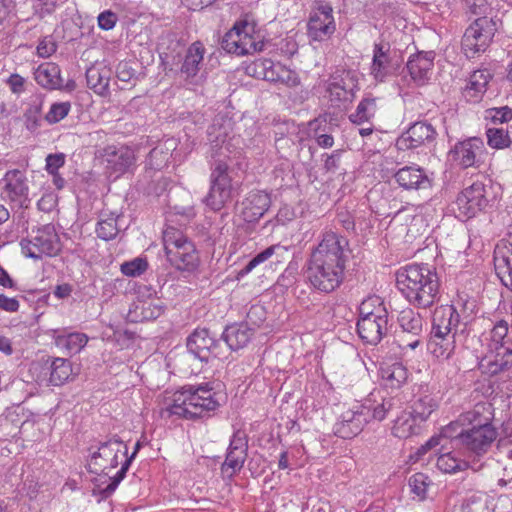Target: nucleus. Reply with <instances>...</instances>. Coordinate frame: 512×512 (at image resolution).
<instances>
[{"label": "nucleus", "mask_w": 512, "mask_h": 512, "mask_svg": "<svg viewBox=\"0 0 512 512\" xmlns=\"http://www.w3.org/2000/svg\"><path fill=\"white\" fill-rule=\"evenodd\" d=\"M349 254V242L344 236L331 230L322 233L307 262V279L311 286L323 293L336 290L344 280Z\"/></svg>", "instance_id": "obj_1"}, {"label": "nucleus", "mask_w": 512, "mask_h": 512, "mask_svg": "<svg viewBox=\"0 0 512 512\" xmlns=\"http://www.w3.org/2000/svg\"><path fill=\"white\" fill-rule=\"evenodd\" d=\"M397 286L405 298L419 308H428L438 299L439 278L427 264H411L400 269Z\"/></svg>", "instance_id": "obj_2"}, {"label": "nucleus", "mask_w": 512, "mask_h": 512, "mask_svg": "<svg viewBox=\"0 0 512 512\" xmlns=\"http://www.w3.org/2000/svg\"><path fill=\"white\" fill-rule=\"evenodd\" d=\"M216 393L208 385L183 387L173 396L169 412L183 418L192 419L203 417L206 413L218 408Z\"/></svg>", "instance_id": "obj_3"}, {"label": "nucleus", "mask_w": 512, "mask_h": 512, "mask_svg": "<svg viewBox=\"0 0 512 512\" xmlns=\"http://www.w3.org/2000/svg\"><path fill=\"white\" fill-rule=\"evenodd\" d=\"M165 254L169 263L177 270L193 272L200 263L195 244L184 233L174 227L163 232Z\"/></svg>", "instance_id": "obj_4"}, {"label": "nucleus", "mask_w": 512, "mask_h": 512, "mask_svg": "<svg viewBox=\"0 0 512 512\" xmlns=\"http://www.w3.org/2000/svg\"><path fill=\"white\" fill-rule=\"evenodd\" d=\"M490 356L484 358L482 365L487 372L495 375L504 372L512 366V335L509 334V324L501 319L490 330Z\"/></svg>", "instance_id": "obj_5"}, {"label": "nucleus", "mask_w": 512, "mask_h": 512, "mask_svg": "<svg viewBox=\"0 0 512 512\" xmlns=\"http://www.w3.org/2000/svg\"><path fill=\"white\" fill-rule=\"evenodd\" d=\"M397 322L399 330L396 333V342L402 350H415L424 343L427 323L419 312L405 308L399 312Z\"/></svg>", "instance_id": "obj_6"}, {"label": "nucleus", "mask_w": 512, "mask_h": 512, "mask_svg": "<svg viewBox=\"0 0 512 512\" xmlns=\"http://www.w3.org/2000/svg\"><path fill=\"white\" fill-rule=\"evenodd\" d=\"M24 255L33 259L56 256L62 248L60 238L52 224L32 231L31 237L20 242Z\"/></svg>", "instance_id": "obj_7"}, {"label": "nucleus", "mask_w": 512, "mask_h": 512, "mask_svg": "<svg viewBox=\"0 0 512 512\" xmlns=\"http://www.w3.org/2000/svg\"><path fill=\"white\" fill-rule=\"evenodd\" d=\"M496 23L492 18H477L465 31L462 38V50L467 58H474L489 47L496 32Z\"/></svg>", "instance_id": "obj_8"}, {"label": "nucleus", "mask_w": 512, "mask_h": 512, "mask_svg": "<svg viewBox=\"0 0 512 512\" xmlns=\"http://www.w3.org/2000/svg\"><path fill=\"white\" fill-rule=\"evenodd\" d=\"M210 190L204 203L213 211L221 210L232 198V179L228 174V165L217 161L210 176Z\"/></svg>", "instance_id": "obj_9"}, {"label": "nucleus", "mask_w": 512, "mask_h": 512, "mask_svg": "<svg viewBox=\"0 0 512 512\" xmlns=\"http://www.w3.org/2000/svg\"><path fill=\"white\" fill-rule=\"evenodd\" d=\"M127 446L122 440L114 437L100 443L97 451L93 452L89 461L90 471L93 473H105L116 468L120 458L126 457Z\"/></svg>", "instance_id": "obj_10"}, {"label": "nucleus", "mask_w": 512, "mask_h": 512, "mask_svg": "<svg viewBox=\"0 0 512 512\" xmlns=\"http://www.w3.org/2000/svg\"><path fill=\"white\" fill-rule=\"evenodd\" d=\"M248 24H235L222 38L221 47L228 53L246 55L264 48L263 41H256L246 30Z\"/></svg>", "instance_id": "obj_11"}, {"label": "nucleus", "mask_w": 512, "mask_h": 512, "mask_svg": "<svg viewBox=\"0 0 512 512\" xmlns=\"http://www.w3.org/2000/svg\"><path fill=\"white\" fill-rule=\"evenodd\" d=\"M498 437L495 427L462 429L455 439L470 453L480 457L488 452Z\"/></svg>", "instance_id": "obj_12"}, {"label": "nucleus", "mask_w": 512, "mask_h": 512, "mask_svg": "<svg viewBox=\"0 0 512 512\" xmlns=\"http://www.w3.org/2000/svg\"><path fill=\"white\" fill-rule=\"evenodd\" d=\"M388 312L383 305L375 308V315L359 317L357 332L359 337L367 344L376 345L387 334Z\"/></svg>", "instance_id": "obj_13"}, {"label": "nucleus", "mask_w": 512, "mask_h": 512, "mask_svg": "<svg viewBox=\"0 0 512 512\" xmlns=\"http://www.w3.org/2000/svg\"><path fill=\"white\" fill-rule=\"evenodd\" d=\"M358 90V79L354 72L342 70L336 72L328 84L327 92L333 106L340 107L342 104L351 102Z\"/></svg>", "instance_id": "obj_14"}, {"label": "nucleus", "mask_w": 512, "mask_h": 512, "mask_svg": "<svg viewBox=\"0 0 512 512\" xmlns=\"http://www.w3.org/2000/svg\"><path fill=\"white\" fill-rule=\"evenodd\" d=\"M486 186L482 182H474L460 192L456 199L458 216L463 218L474 217L488 205Z\"/></svg>", "instance_id": "obj_15"}, {"label": "nucleus", "mask_w": 512, "mask_h": 512, "mask_svg": "<svg viewBox=\"0 0 512 512\" xmlns=\"http://www.w3.org/2000/svg\"><path fill=\"white\" fill-rule=\"evenodd\" d=\"M484 152L485 146L482 139L472 137L457 142L449 151V157L459 167L467 169L469 167H479Z\"/></svg>", "instance_id": "obj_16"}, {"label": "nucleus", "mask_w": 512, "mask_h": 512, "mask_svg": "<svg viewBox=\"0 0 512 512\" xmlns=\"http://www.w3.org/2000/svg\"><path fill=\"white\" fill-rule=\"evenodd\" d=\"M437 137V131L432 124L418 121L410 125L396 140V147L405 151L432 144Z\"/></svg>", "instance_id": "obj_17"}, {"label": "nucleus", "mask_w": 512, "mask_h": 512, "mask_svg": "<svg viewBox=\"0 0 512 512\" xmlns=\"http://www.w3.org/2000/svg\"><path fill=\"white\" fill-rule=\"evenodd\" d=\"M336 30L333 8L329 4H321L314 10L308 22V35L314 41L329 38Z\"/></svg>", "instance_id": "obj_18"}, {"label": "nucleus", "mask_w": 512, "mask_h": 512, "mask_svg": "<svg viewBox=\"0 0 512 512\" xmlns=\"http://www.w3.org/2000/svg\"><path fill=\"white\" fill-rule=\"evenodd\" d=\"M2 194L4 198L18 206H24L28 201L29 186L24 172L18 169L9 170L2 178Z\"/></svg>", "instance_id": "obj_19"}, {"label": "nucleus", "mask_w": 512, "mask_h": 512, "mask_svg": "<svg viewBox=\"0 0 512 512\" xmlns=\"http://www.w3.org/2000/svg\"><path fill=\"white\" fill-rule=\"evenodd\" d=\"M187 349L196 358L207 362L210 356L218 357L219 343L205 328L196 329L187 338Z\"/></svg>", "instance_id": "obj_20"}, {"label": "nucleus", "mask_w": 512, "mask_h": 512, "mask_svg": "<svg viewBox=\"0 0 512 512\" xmlns=\"http://www.w3.org/2000/svg\"><path fill=\"white\" fill-rule=\"evenodd\" d=\"M370 409L361 407L360 410H348L344 412L340 420L334 426V433L343 439H350L357 436L368 422L367 416Z\"/></svg>", "instance_id": "obj_21"}, {"label": "nucleus", "mask_w": 512, "mask_h": 512, "mask_svg": "<svg viewBox=\"0 0 512 512\" xmlns=\"http://www.w3.org/2000/svg\"><path fill=\"white\" fill-rule=\"evenodd\" d=\"M395 181L405 190H426L431 188L432 180L426 171L416 165L400 168L394 175Z\"/></svg>", "instance_id": "obj_22"}, {"label": "nucleus", "mask_w": 512, "mask_h": 512, "mask_svg": "<svg viewBox=\"0 0 512 512\" xmlns=\"http://www.w3.org/2000/svg\"><path fill=\"white\" fill-rule=\"evenodd\" d=\"M433 51L419 52L409 57L407 70L411 79L419 86L424 85L431 77L434 66Z\"/></svg>", "instance_id": "obj_23"}, {"label": "nucleus", "mask_w": 512, "mask_h": 512, "mask_svg": "<svg viewBox=\"0 0 512 512\" xmlns=\"http://www.w3.org/2000/svg\"><path fill=\"white\" fill-rule=\"evenodd\" d=\"M459 324V314L453 306L442 307L435 311L430 337H455Z\"/></svg>", "instance_id": "obj_24"}, {"label": "nucleus", "mask_w": 512, "mask_h": 512, "mask_svg": "<svg viewBox=\"0 0 512 512\" xmlns=\"http://www.w3.org/2000/svg\"><path fill=\"white\" fill-rule=\"evenodd\" d=\"M242 216L246 222L258 221L271 205L270 195L264 191H251L242 203Z\"/></svg>", "instance_id": "obj_25"}, {"label": "nucleus", "mask_w": 512, "mask_h": 512, "mask_svg": "<svg viewBox=\"0 0 512 512\" xmlns=\"http://www.w3.org/2000/svg\"><path fill=\"white\" fill-rule=\"evenodd\" d=\"M493 418L492 404L479 402L471 410L462 413L459 417V422L467 426L466 429L494 427L492 425Z\"/></svg>", "instance_id": "obj_26"}, {"label": "nucleus", "mask_w": 512, "mask_h": 512, "mask_svg": "<svg viewBox=\"0 0 512 512\" xmlns=\"http://www.w3.org/2000/svg\"><path fill=\"white\" fill-rule=\"evenodd\" d=\"M247 447L244 435L240 432L235 433L230 441L226 459L222 465V471L231 469V475L240 471L247 457Z\"/></svg>", "instance_id": "obj_27"}, {"label": "nucleus", "mask_w": 512, "mask_h": 512, "mask_svg": "<svg viewBox=\"0 0 512 512\" xmlns=\"http://www.w3.org/2000/svg\"><path fill=\"white\" fill-rule=\"evenodd\" d=\"M257 65L262 69V71L266 70V72L263 73L264 80L266 81L281 83L290 87H294L299 84L297 74L279 62H273L272 60L267 59V61Z\"/></svg>", "instance_id": "obj_28"}, {"label": "nucleus", "mask_w": 512, "mask_h": 512, "mask_svg": "<svg viewBox=\"0 0 512 512\" xmlns=\"http://www.w3.org/2000/svg\"><path fill=\"white\" fill-rule=\"evenodd\" d=\"M103 156L106 158L108 167L117 174H123L135 162L134 152L130 148L124 146L119 148L108 146L104 148Z\"/></svg>", "instance_id": "obj_29"}, {"label": "nucleus", "mask_w": 512, "mask_h": 512, "mask_svg": "<svg viewBox=\"0 0 512 512\" xmlns=\"http://www.w3.org/2000/svg\"><path fill=\"white\" fill-rule=\"evenodd\" d=\"M254 335V329L247 323H234L225 328L222 339L232 351L243 349Z\"/></svg>", "instance_id": "obj_30"}, {"label": "nucleus", "mask_w": 512, "mask_h": 512, "mask_svg": "<svg viewBox=\"0 0 512 512\" xmlns=\"http://www.w3.org/2000/svg\"><path fill=\"white\" fill-rule=\"evenodd\" d=\"M392 67V57L390 55L389 45L375 44L373 49V59L370 67V74L373 78L382 82L390 74Z\"/></svg>", "instance_id": "obj_31"}, {"label": "nucleus", "mask_w": 512, "mask_h": 512, "mask_svg": "<svg viewBox=\"0 0 512 512\" xmlns=\"http://www.w3.org/2000/svg\"><path fill=\"white\" fill-rule=\"evenodd\" d=\"M122 215L116 212L102 210L96 226L97 236L105 241L114 239L120 232L119 222Z\"/></svg>", "instance_id": "obj_32"}, {"label": "nucleus", "mask_w": 512, "mask_h": 512, "mask_svg": "<svg viewBox=\"0 0 512 512\" xmlns=\"http://www.w3.org/2000/svg\"><path fill=\"white\" fill-rule=\"evenodd\" d=\"M34 77L43 88L54 90L62 87L61 70L56 63L47 62L39 65L34 72Z\"/></svg>", "instance_id": "obj_33"}, {"label": "nucleus", "mask_w": 512, "mask_h": 512, "mask_svg": "<svg viewBox=\"0 0 512 512\" xmlns=\"http://www.w3.org/2000/svg\"><path fill=\"white\" fill-rule=\"evenodd\" d=\"M204 53L205 48L200 41H196L189 46L180 70L186 79L193 78L198 74Z\"/></svg>", "instance_id": "obj_34"}, {"label": "nucleus", "mask_w": 512, "mask_h": 512, "mask_svg": "<svg viewBox=\"0 0 512 512\" xmlns=\"http://www.w3.org/2000/svg\"><path fill=\"white\" fill-rule=\"evenodd\" d=\"M380 376L386 388L398 389L406 382L408 371L402 363L395 362L381 366Z\"/></svg>", "instance_id": "obj_35"}, {"label": "nucleus", "mask_w": 512, "mask_h": 512, "mask_svg": "<svg viewBox=\"0 0 512 512\" xmlns=\"http://www.w3.org/2000/svg\"><path fill=\"white\" fill-rule=\"evenodd\" d=\"M133 305L134 313L139 321L154 320L161 316L164 311L163 302L158 297L150 300H136Z\"/></svg>", "instance_id": "obj_36"}, {"label": "nucleus", "mask_w": 512, "mask_h": 512, "mask_svg": "<svg viewBox=\"0 0 512 512\" xmlns=\"http://www.w3.org/2000/svg\"><path fill=\"white\" fill-rule=\"evenodd\" d=\"M437 467L444 473H456L464 471L468 468L473 471H479L483 464L475 465L474 461L469 463L467 461L456 458L452 452H445L439 455L437 459Z\"/></svg>", "instance_id": "obj_37"}, {"label": "nucleus", "mask_w": 512, "mask_h": 512, "mask_svg": "<svg viewBox=\"0 0 512 512\" xmlns=\"http://www.w3.org/2000/svg\"><path fill=\"white\" fill-rule=\"evenodd\" d=\"M87 342V335L80 332L58 335L55 338L56 346L67 350L70 355L79 353L86 346Z\"/></svg>", "instance_id": "obj_38"}, {"label": "nucleus", "mask_w": 512, "mask_h": 512, "mask_svg": "<svg viewBox=\"0 0 512 512\" xmlns=\"http://www.w3.org/2000/svg\"><path fill=\"white\" fill-rule=\"evenodd\" d=\"M377 98L367 96L358 104L356 111L349 116L351 122L362 124L372 119L377 111Z\"/></svg>", "instance_id": "obj_39"}, {"label": "nucleus", "mask_w": 512, "mask_h": 512, "mask_svg": "<svg viewBox=\"0 0 512 512\" xmlns=\"http://www.w3.org/2000/svg\"><path fill=\"white\" fill-rule=\"evenodd\" d=\"M492 75L488 70H477L474 71L469 79V83L466 87V92L468 95L477 100L480 95H482L486 89L489 81L491 80Z\"/></svg>", "instance_id": "obj_40"}, {"label": "nucleus", "mask_w": 512, "mask_h": 512, "mask_svg": "<svg viewBox=\"0 0 512 512\" xmlns=\"http://www.w3.org/2000/svg\"><path fill=\"white\" fill-rule=\"evenodd\" d=\"M49 381L52 385L64 384L72 375V366L68 359L55 358L51 363Z\"/></svg>", "instance_id": "obj_41"}, {"label": "nucleus", "mask_w": 512, "mask_h": 512, "mask_svg": "<svg viewBox=\"0 0 512 512\" xmlns=\"http://www.w3.org/2000/svg\"><path fill=\"white\" fill-rule=\"evenodd\" d=\"M427 346L435 357L448 359L455 349V337H430Z\"/></svg>", "instance_id": "obj_42"}, {"label": "nucleus", "mask_w": 512, "mask_h": 512, "mask_svg": "<svg viewBox=\"0 0 512 512\" xmlns=\"http://www.w3.org/2000/svg\"><path fill=\"white\" fill-rule=\"evenodd\" d=\"M416 418L411 412L403 411L394 421L392 434L400 439H406L414 433Z\"/></svg>", "instance_id": "obj_43"}, {"label": "nucleus", "mask_w": 512, "mask_h": 512, "mask_svg": "<svg viewBox=\"0 0 512 512\" xmlns=\"http://www.w3.org/2000/svg\"><path fill=\"white\" fill-rule=\"evenodd\" d=\"M87 85L97 93H103L109 86V71L90 67L86 71Z\"/></svg>", "instance_id": "obj_44"}, {"label": "nucleus", "mask_w": 512, "mask_h": 512, "mask_svg": "<svg viewBox=\"0 0 512 512\" xmlns=\"http://www.w3.org/2000/svg\"><path fill=\"white\" fill-rule=\"evenodd\" d=\"M509 130L503 128H488L486 131L488 145L495 149H504L512 143Z\"/></svg>", "instance_id": "obj_45"}, {"label": "nucleus", "mask_w": 512, "mask_h": 512, "mask_svg": "<svg viewBox=\"0 0 512 512\" xmlns=\"http://www.w3.org/2000/svg\"><path fill=\"white\" fill-rule=\"evenodd\" d=\"M437 403L431 396H424L414 401L411 414L419 421H425L436 409Z\"/></svg>", "instance_id": "obj_46"}, {"label": "nucleus", "mask_w": 512, "mask_h": 512, "mask_svg": "<svg viewBox=\"0 0 512 512\" xmlns=\"http://www.w3.org/2000/svg\"><path fill=\"white\" fill-rule=\"evenodd\" d=\"M141 448V443L138 441L136 444H135V447H134V451L133 453L131 454V456L129 457H125V460L124 462L122 463V466L120 468V470L117 472V474L112 478V481L110 484H108L106 486V488L103 489L102 493L107 497L109 495H111L117 488V486L119 485V483L124 479L125 475H126V472L128 471L129 469V466L132 462V460L134 459V457L136 456L137 452L140 450Z\"/></svg>", "instance_id": "obj_47"}, {"label": "nucleus", "mask_w": 512, "mask_h": 512, "mask_svg": "<svg viewBox=\"0 0 512 512\" xmlns=\"http://www.w3.org/2000/svg\"><path fill=\"white\" fill-rule=\"evenodd\" d=\"M41 114L42 102L36 99L29 105L23 116L24 124L29 131L35 132L39 128L41 123Z\"/></svg>", "instance_id": "obj_48"}, {"label": "nucleus", "mask_w": 512, "mask_h": 512, "mask_svg": "<svg viewBox=\"0 0 512 512\" xmlns=\"http://www.w3.org/2000/svg\"><path fill=\"white\" fill-rule=\"evenodd\" d=\"M487 509V496L482 492L468 496L461 506L462 512H486Z\"/></svg>", "instance_id": "obj_49"}, {"label": "nucleus", "mask_w": 512, "mask_h": 512, "mask_svg": "<svg viewBox=\"0 0 512 512\" xmlns=\"http://www.w3.org/2000/svg\"><path fill=\"white\" fill-rule=\"evenodd\" d=\"M485 119L493 124L509 123L512 120V109L508 106L489 108L485 111Z\"/></svg>", "instance_id": "obj_50"}, {"label": "nucleus", "mask_w": 512, "mask_h": 512, "mask_svg": "<svg viewBox=\"0 0 512 512\" xmlns=\"http://www.w3.org/2000/svg\"><path fill=\"white\" fill-rule=\"evenodd\" d=\"M148 268V263L143 258H135L121 264L122 274L128 277H137L143 274Z\"/></svg>", "instance_id": "obj_51"}, {"label": "nucleus", "mask_w": 512, "mask_h": 512, "mask_svg": "<svg viewBox=\"0 0 512 512\" xmlns=\"http://www.w3.org/2000/svg\"><path fill=\"white\" fill-rule=\"evenodd\" d=\"M429 485V477L424 473H415L409 478V487L411 492L420 499L426 496L427 487Z\"/></svg>", "instance_id": "obj_52"}, {"label": "nucleus", "mask_w": 512, "mask_h": 512, "mask_svg": "<svg viewBox=\"0 0 512 512\" xmlns=\"http://www.w3.org/2000/svg\"><path fill=\"white\" fill-rule=\"evenodd\" d=\"M322 123H326V119L319 117L310 122V127L315 132L314 138H315L317 144L322 148H331L334 144V138L330 134L319 133Z\"/></svg>", "instance_id": "obj_53"}, {"label": "nucleus", "mask_w": 512, "mask_h": 512, "mask_svg": "<svg viewBox=\"0 0 512 512\" xmlns=\"http://www.w3.org/2000/svg\"><path fill=\"white\" fill-rule=\"evenodd\" d=\"M70 109V102L53 103L49 112L45 115V119L50 124L58 123L68 115Z\"/></svg>", "instance_id": "obj_54"}, {"label": "nucleus", "mask_w": 512, "mask_h": 512, "mask_svg": "<svg viewBox=\"0 0 512 512\" xmlns=\"http://www.w3.org/2000/svg\"><path fill=\"white\" fill-rule=\"evenodd\" d=\"M366 407L370 409V412L368 415L371 414V417L373 419L382 421L383 419H385L386 414L394 409L395 401L393 398L382 399L381 403H379L373 407H370V406H366Z\"/></svg>", "instance_id": "obj_55"}, {"label": "nucleus", "mask_w": 512, "mask_h": 512, "mask_svg": "<svg viewBox=\"0 0 512 512\" xmlns=\"http://www.w3.org/2000/svg\"><path fill=\"white\" fill-rule=\"evenodd\" d=\"M276 246H270L258 253L255 257H253L247 265L241 269L239 275H246L250 273L256 266L268 260L275 252Z\"/></svg>", "instance_id": "obj_56"}, {"label": "nucleus", "mask_w": 512, "mask_h": 512, "mask_svg": "<svg viewBox=\"0 0 512 512\" xmlns=\"http://www.w3.org/2000/svg\"><path fill=\"white\" fill-rule=\"evenodd\" d=\"M457 423H451L447 427L443 429V432L439 436H433L430 438L424 445L421 446L419 449L420 453H425L426 451L438 446L441 444L442 440L448 439V438H454L455 436L452 434L451 430L454 428V426H457Z\"/></svg>", "instance_id": "obj_57"}, {"label": "nucleus", "mask_w": 512, "mask_h": 512, "mask_svg": "<svg viewBox=\"0 0 512 512\" xmlns=\"http://www.w3.org/2000/svg\"><path fill=\"white\" fill-rule=\"evenodd\" d=\"M58 1L59 0H34L32 5L34 13L40 18L51 15L56 10Z\"/></svg>", "instance_id": "obj_58"}, {"label": "nucleus", "mask_w": 512, "mask_h": 512, "mask_svg": "<svg viewBox=\"0 0 512 512\" xmlns=\"http://www.w3.org/2000/svg\"><path fill=\"white\" fill-rule=\"evenodd\" d=\"M24 408L20 405L12 406L6 409L3 419L1 421H7L14 424L17 428L25 424L26 420L19 418L20 414L23 415Z\"/></svg>", "instance_id": "obj_59"}, {"label": "nucleus", "mask_w": 512, "mask_h": 512, "mask_svg": "<svg viewBox=\"0 0 512 512\" xmlns=\"http://www.w3.org/2000/svg\"><path fill=\"white\" fill-rule=\"evenodd\" d=\"M136 71L128 62H120L116 68V76L122 81L129 83L135 78Z\"/></svg>", "instance_id": "obj_60"}, {"label": "nucleus", "mask_w": 512, "mask_h": 512, "mask_svg": "<svg viewBox=\"0 0 512 512\" xmlns=\"http://www.w3.org/2000/svg\"><path fill=\"white\" fill-rule=\"evenodd\" d=\"M466 8L474 15H486L490 10L487 0H463Z\"/></svg>", "instance_id": "obj_61"}, {"label": "nucleus", "mask_w": 512, "mask_h": 512, "mask_svg": "<svg viewBox=\"0 0 512 512\" xmlns=\"http://www.w3.org/2000/svg\"><path fill=\"white\" fill-rule=\"evenodd\" d=\"M65 164V154L55 153L49 154L46 157V171L48 173L58 172V170Z\"/></svg>", "instance_id": "obj_62"}, {"label": "nucleus", "mask_w": 512, "mask_h": 512, "mask_svg": "<svg viewBox=\"0 0 512 512\" xmlns=\"http://www.w3.org/2000/svg\"><path fill=\"white\" fill-rule=\"evenodd\" d=\"M57 45L51 37H44L37 46V53L40 57L47 58L56 52Z\"/></svg>", "instance_id": "obj_63"}, {"label": "nucleus", "mask_w": 512, "mask_h": 512, "mask_svg": "<svg viewBox=\"0 0 512 512\" xmlns=\"http://www.w3.org/2000/svg\"><path fill=\"white\" fill-rule=\"evenodd\" d=\"M117 21V16L111 11L102 12L98 16V25L101 29L110 30L112 29Z\"/></svg>", "instance_id": "obj_64"}]
</instances>
